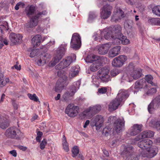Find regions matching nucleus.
<instances>
[{
	"mask_svg": "<svg viewBox=\"0 0 160 160\" xmlns=\"http://www.w3.org/2000/svg\"><path fill=\"white\" fill-rule=\"evenodd\" d=\"M152 144V142L149 140H144L139 142L138 146L142 149L143 152H146L145 156L152 158L155 156L157 153V149L151 148Z\"/></svg>",
	"mask_w": 160,
	"mask_h": 160,
	"instance_id": "f257e3e1",
	"label": "nucleus"
},
{
	"mask_svg": "<svg viewBox=\"0 0 160 160\" xmlns=\"http://www.w3.org/2000/svg\"><path fill=\"white\" fill-rule=\"evenodd\" d=\"M58 75L60 77L56 83L54 89L57 92H61L64 87L68 84L67 77L66 72L63 70L58 72Z\"/></svg>",
	"mask_w": 160,
	"mask_h": 160,
	"instance_id": "f03ea898",
	"label": "nucleus"
},
{
	"mask_svg": "<svg viewBox=\"0 0 160 160\" xmlns=\"http://www.w3.org/2000/svg\"><path fill=\"white\" fill-rule=\"evenodd\" d=\"M5 135L9 138L20 139L22 137L23 134L17 128L12 127L6 130Z\"/></svg>",
	"mask_w": 160,
	"mask_h": 160,
	"instance_id": "7ed1b4c3",
	"label": "nucleus"
},
{
	"mask_svg": "<svg viewBox=\"0 0 160 160\" xmlns=\"http://www.w3.org/2000/svg\"><path fill=\"white\" fill-rule=\"evenodd\" d=\"M76 58V55L74 54L72 56L66 57L55 66V68L57 70H61L67 67L73 61H75Z\"/></svg>",
	"mask_w": 160,
	"mask_h": 160,
	"instance_id": "20e7f679",
	"label": "nucleus"
},
{
	"mask_svg": "<svg viewBox=\"0 0 160 160\" xmlns=\"http://www.w3.org/2000/svg\"><path fill=\"white\" fill-rule=\"evenodd\" d=\"M108 121L110 123L113 122V130L117 132H119L124 126V122L120 119H117L115 116H110L109 117Z\"/></svg>",
	"mask_w": 160,
	"mask_h": 160,
	"instance_id": "39448f33",
	"label": "nucleus"
},
{
	"mask_svg": "<svg viewBox=\"0 0 160 160\" xmlns=\"http://www.w3.org/2000/svg\"><path fill=\"white\" fill-rule=\"evenodd\" d=\"M109 70L107 67H104L100 69L98 72L97 75L99 79L103 82H107L110 80L109 75Z\"/></svg>",
	"mask_w": 160,
	"mask_h": 160,
	"instance_id": "423d86ee",
	"label": "nucleus"
},
{
	"mask_svg": "<svg viewBox=\"0 0 160 160\" xmlns=\"http://www.w3.org/2000/svg\"><path fill=\"white\" fill-rule=\"evenodd\" d=\"M66 49V46L65 45H62L58 48L56 56L52 63V65L54 66L57 62L62 58L65 55Z\"/></svg>",
	"mask_w": 160,
	"mask_h": 160,
	"instance_id": "0eeeda50",
	"label": "nucleus"
},
{
	"mask_svg": "<svg viewBox=\"0 0 160 160\" xmlns=\"http://www.w3.org/2000/svg\"><path fill=\"white\" fill-rule=\"evenodd\" d=\"M124 17V12L120 8H117L114 10L111 21L112 22H120Z\"/></svg>",
	"mask_w": 160,
	"mask_h": 160,
	"instance_id": "6e6552de",
	"label": "nucleus"
},
{
	"mask_svg": "<svg viewBox=\"0 0 160 160\" xmlns=\"http://www.w3.org/2000/svg\"><path fill=\"white\" fill-rule=\"evenodd\" d=\"M65 112L68 116L74 117L79 113V108L77 106H74L73 104H69L66 107Z\"/></svg>",
	"mask_w": 160,
	"mask_h": 160,
	"instance_id": "1a4fd4ad",
	"label": "nucleus"
},
{
	"mask_svg": "<svg viewBox=\"0 0 160 160\" xmlns=\"http://www.w3.org/2000/svg\"><path fill=\"white\" fill-rule=\"evenodd\" d=\"M104 120L103 117L97 115L91 120L90 124L92 127L95 126L97 130H99L103 125Z\"/></svg>",
	"mask_w": 160,
	"mask_h": 160,
	"instance_id": "9d476101",
	"label": "nucleus"
},
{
	"mask_svg": "<svg viewBox=\"0 0 160 160\" xmlns=\"http://www.w3.org/2000/svg\"><path fill=\"white\" fill-rule=\"evenodd\" d=\"M160 108V95H158L153 99L148 107V110L151 113L155 110Z\"/></svg>",
	"mask_w": 160,
	"mask_h": 160,
	"instance_id": "9b49d317",
	"label": "nucleus"
},
{
	"mask_svg": "<svg viewBox=\"0 0 160 160\" xmlns=\"http://www.w3.org/2000/svg\"><path fill=\"white\" fill-rule=\"evenodd\" d=\"M81 44V38L79 35L77 33H74L71 41V47L75 49H79Z\"/></svg>",
	"mask_w": 160,
	"mask_h": 160,
	"instance_id": "f8f14e48",
	"label": "nucleus"
},
{
	"mask_svg": "<svg viewBox=\"0 0 160 160\" xmlns=\"http://www.w3.org/2000/svg\"><path fill=\"white\" fill-rule=\"evenodd\" d=\"M112 7L109 4L104 6L100 13V16L102 19H106L108 18L112 13Z\"/></svg>",
	"mask_w": 160,
	"mask_h": 160,
	"instance_id": "ddd939ff",
	"label": "nucleus"
},
{
	"mask_svg": "<svg viewBox=\"0 0 160 160\" xmlns=\"http://www.w3.org/2000/svg\"><path fill=\"white\" fill-rule=\"evenodd\" d=\"M127 60L126 56L124 55H120L114 58L112 62L113 66L115 67H121L124 63Z\"/></svg>",
	"mask_w": 160,
	"mask_h": 160,
	"instance_id": "4468645a",
	"label": "nucleus"
},
{
	"mask_svg": "<svg viewBox=\"0 0 160 160\" xmlns=\"http://www.w3.org/2000/svg\"><path fill=\"white\" fill-rule=\"evenodd\" d=\"M47 13L46 11H43L42 12H38L35 16L32 17L31 19L29 27L33 28L36 26L38 23L39 18L42 15H45Z\"/></svg>",
	"mask_w": 160,
	"mask_h": 160,
	"instance_id": "2eb2a0df",
	"label": "nucleus"
},
{
	"mask_svg": "<svg viewBox=\"0 0 160 160\" xmlns=\"http://www.w3.org/2000/svg\"><path fill=\"white\" fill-rule=\"evenodd\" d=\"M153 132L151 131H146L142 132L140 134L137 136L134 139L136 141H139L141 139L146 138H150L153 136Z\"/></svg>",
	"mask_w": 160,
	"mask_h": 160,
	"instance_id": "dca6fc26",
	"label": "nucleus"
},
{
	"mask_svg": "<svg viewBox=\"0 0 160 160\" xmlns=\"http://www.w3.org/2000/svg\"><path fill=\"white\" fill-rule=\"evenodd\" d=\"M142 125L141 124H135L131 127L128 132V133L131 136H135L142 130Z\"/></svg>",
	"mask_w": 160,
	"mask_h": 160,
	"instance_id": "f3484780",
	"label": "nucleus"
},
{
	"mask_svg": "<svg viewBox=\"0 0 160 160\" xmlns=\"http://www.w3.org/2000/svg\"><path fill=\"white\" fill-rule=\"evenodd\" d=\"M122 102V100H119L116 98L112 100L108 105V109L110 111L116 110Z\"/></svg>",
	"mask_w": 160,
	"mask_h": 160,
	"instance_id": "a211bd4d",
	"label": "nucleus"
},
{
	"mask_svg": "<svg viewBox=\"0 0 160 160\" xmlns=\"http://www.w3.org/2000/svg\"><path fill=\"white\" fill-rule=\"evenodd\" d=\"M111 44L110 43H107L99 46L98 49V53L100 54L103 55L107 53L111 47Z\"/></svg>",
	"mask_w": 160,
	"mask_h": 160,
	"instance_id": "6ab92c4d",
	"label": "nucleus"
},
{
	"mask_svg": "<svg viewBox=\"0 0 160 160\" xmlns=\"http://www.w3.org/2000/svg\"><path fill=\"white\" fill-rule=\"evenodd\" d=\"M22 36L20 34H16L12 33L9 35V38L11 41L14 44L20 42L22 41Z\"/></svg>",
	"mask_w": 160,
	"mask_h": 160,
	"instance_id": "aec40b11",
	"label": "nucleus"
},
{
	"mask_svg": "<svg viewBox=\"0 0 160 160\" xmlns=\"http://www.w3.org/2000/svg\"><path fill=\"white\" fill-rule=\"evenodd\" d=\"M124 147V150L122 152V154L124 158L133 154L132 146L130 145H127Z\"/></svg>",
	"mask_w": 160,
	"mask_h": 160,
	"instance_id": "412c9836",
	"label": "nucleus"
},
{
	"mask_svg": "<svg viewBox=\"0 0 160 160\" xmlns=\"http://www.w3.org/2000/svg\"><path fill=\"white\" fill-rule=\"evenodd\" d=\"M76 91V88L75 86L73 87L71 89L70 92H67L62 96V98L65 101L71 99Z\"/></svg>",
	"mask_w": 160,
	"mask_h": 160,
	"instance_id": "4be33fe9",
	"label": "nucleus"
},
{
	"mask_svg": "<svg viewBox=\"0 0 160 160\" xmlns=\"http://www.w3.org/2000/svg\"><path fill=\"white\" fill-rule=\"evenodd\" d=\"M128 96V94L127 91L125 90H120L116 98L119 100H122V102L123 100H125Z\"/></svg>",
	"mask_w": 160,
	"mask_h": 160,
	"instance_id": "5701e85b",
	"label": "nucleus"
},
{
	"mask_svg": "<svg viewBox=\"0 0 160 160\" xmlns=\"http://www.w3.org/2000/svg\"><path fill=\"white\" fill-rule=\"evenodd\" d=\"M147 85L144 79H142L138 80L134 84V88L137 89H139L144 88L147 87Z\"/></svg>",
	"mask_w": 160,
	"mask_h": 160,
	"instance_id": "b1692460",
	"label": "nucleus"
},
{
	"mask_svg": "<svg viewBox=\"0 0 160 160\" xmlns=\"http://www.w3.org/2000/svg\"><path fill=\"white\" fill-rule=\"evenodd\" d=\"M121 49V47L118 46L114 47L111 49L109 52V56L110 57L113 58L118 55Z\"/></svg>",
	"mask_w": 160,
	"mask_h": 160,
	"instance_id": "393cba45",
	"label": "nucleus"
},
{
	"mask_svg": "<svg viewBox=\"0 0 160 160\" xmlns=\"http://www.w3.org/2000/svg\"><path fill=\"white\" fill-rule=\"evenodd\" d=\"M105 32L106 33H104V32H101V34L102 35L104 34V37L106 39L109 40L111 38H114V35L113 33H112L111 31V28H109L106 29Z\"/></svg>",
	"mask_w": 160,
	"mask_h": 160,
	"instance_id": "a878e982",
	"label": "nucleus"
},
{
	"mask_svg": "<svg viewBox=\"0 0 160 160\" xmlns=\"http://www.w3.org/2000/svg\"><path fill=\"white\" fill-rule=\"evenodd\" d=\"M9 126L8 120L5 118L0 117V127L2 129H6Z\"/></svg>",
	"mask_w": 160,
	"mask_h": 160,
	"instance_id": "bb28decb",
	"label": "nucleus"
},
{
	"mask_svg": "<svg viewBox=\"0 0 160 160\" xmlns=\"http://www.w3.org/2000/svg\"><path fill=\"white\" fill-rule=\"evenodd\" d=\"M132 79H138L142 75V70L141 69H137L131 72Z\"/></svg>",
	"mask_w": 160,
	"mask_h": 160,
	"instance_id": "cd10ccee",
	"label": "nucleus"
},
{
	"mask_svg": "<svg viewBox=\"0 0 160 160\" xmlns=\"http://www.w3.org/2000/svg\"><path fill=\"white\" fill-rule=\"evenodd\" d=\"M35 11V7L33 5L27 6L25 10V13L28 17H30L31 15H33Z\"/></svg>",
	"mask_w": 160,
	"mask_h": 160,
	"instance_id": "c85d7f7f",
	"label": "nucleus"
},
{
	"mask_svg": "<svg viewBox=\"0 0 160 160\" xmlns=\"http://www.w3.org/2000/svg\"><path fill=\"white\" fill-rule=\"evenodd\" d=\"M41 39V37L39 35H37L34 37L32 39V43L34 47L39 45Z\"/></svg>",
	"mask_w": 160,
	"mask_h": 160,
	"instance_id": "c756f323",
	"label": "nucleus"
},
{
	"mask_svg": "<svg viewBox=\"0 0 160 160\" xmlns=\"http://www.w3.org/2000/svg\"><path fill=\"white\" fill-rule=\"evenodd\" d=\"M101 65V62H93L90 67V69L91 71L93 72H95L98 70Z\"/></svg>",
	"mask_w": 160,
	"mask_h": 160,
	"instance_id": "7c9ffc66",
	"label": "nucleus"
},
{
	"mask_svg": "<svg viewBox=\"0 0 160 160\" xmlns=\"http://www.w3.org/2000/svg\"><path fill=\"white\" fill-rule=\"evenodd\" d=\"M78 73V69L76 68L75 67H72L70 69L69 76L70 78H72L77 76Z\"/></svg>",
	"mask_w": 160,
	"mask_h": 160,
	"instance_id": "2f4dec72",
	"label": "nucleus"
},
{
	"mask_svg": "<svg viewBox=\"0 0 160 160\" xmlns=\"http://www.w3.org/2000/svg\"><path fill=\"white\" fill-rule=\"evenodd\" d=\"M122 80L128 82H130L132 80L131 73L128 72L124 73L122 77Z\"/></svg>",
	"mask_w": 160,
	"mask_h": 160,
	"instance_id": "473e14b6",
	"label": "nucleus"
},
{
	"mask_svg": "<svg viewBox=\"0 0 160 160\" xmlns=\"http://www.w3.org/2000/svg\"><path fill=\"white\" fill-rule=\"evenodd\" d=\"M111 28V31L114 35L115 34L120 33L121 32L122 28L121 26L119 25H116L112 28L110 27Z\"/></svg>",
	"mask_w": 160,
	"mask_h": 160,
	"instance_id": "72a5a7b5",
	"label": "nucleus"
},
{
	"mask_svg": "<svg viewBox=\"0 0 160 160\" xmlns=\"http://www.w3.org/2000/svg\"><path fill=\"white\" fill-rule=\"evenodd\" d=\"M62 145L64 150L66 152H68L69 150L68 144L66 138L64 135H63L62 139Z\"/></svg>",
	"mask_w": 160,
	"mask_h": 160,
	"instance_id": "f704fd0d",
	"label": "nucleus"
},
{
	"mask_svg": "<svg viewBox=\"0 0 160 160\" xmlns=\"http://www.w3.org/2000/svg\"><path fill=\"white\" fill-rule=\"evenodd\" d=\"M152 12L156 15L160 17V6L154 7L152 9Z\"/></svg>",
	"mask_w": 160,
	"mask_h": 160,
	"instance_id": "c9c22d12",
	"label": "nucleus"
},
{
	"mask_svg": "<svg viewBox=\"0 0 160 160\" xmlns=\"http://www.w3.org/2000/svg\"><path fill=\"white\" fill-rule=\"evenodd\" d=\"M143 79L145 80V82L146 81L147 82L150 84L152 86L155 85V84L152 82L153 77L151 75H146L145 78Z\"/></svg>",
	"mask_w": 160,
	"mask_h": 160,
	"instance_id": "e433bc0d",
	"label": "nucleus"
},
{
	"mask_svg": "<svg viewBox=\"0 0 160 160\" xmlns=\"http://www.w3.org/2000/svg\"><path fill=\"white\" fill-rule=\"evenodd\" d=\"M101 106L97 105L92 107V113L95 114L99 112L101 110Z\"/></svg>",
	"mask_w": 160,
	"mask_h": 160,
	"instance_id": "4c0bfd02",
	"label": "nucleus"
},
{
	"mask_svg": "<svg viewBox=\"0 0 160 160\" xmlns=\"http://www.w3.org/2000/svg\"><path fill=\"white\" fill-rule=\"evenodd\" d=\"M79 151V149L77 146H75L74 147L72 150V156L73 157H76L78 154Z\"/></svg>",
	"mask_w": 160,
	"mask_h": 160,
	"instance_id": "58836bf2",
	"label": "nucleus"
},
{
	"mask_svg": "<svg viewBox=\"0 0 160 160\" xmlns=\"http://www.w3.org/2000/svg\"><path fill=\"white\" fill-rule=\"evenodd\" d=\"M125 160H138V156L133 154L126 158Z\"/></svg>",
	"mask_w": 160,
	"mask_h": 160,
	"instance_id": "ea45409f",
	"label": "nucleus"
},
{
	"mask_svg": "<svg viewBox=\"0 0 160 160\" xmlns=\"http://www.w3.org/2000/svg\"><path fill=\"white\" fill-rule=\"evenodd\" d=\"M120 40L121 41L122 44L126 45L129 43V41L127 39L125 36H123L122 37L120 38Z\"/></svg>",
	"mask_w": 160,
	"mask_h": 160,
	"instance_id": "a19ab883",
	"label": "nucleus"
},
{
	"mask_svg": "<svg viewBox=\"0 0 160 160\" xmlns=\"http://www.w3.org/2000/svg\"><path fill=\"white\" fill-rule=\"evenodd\" d=\"M6 85L3 75L2 73H0V87H3Z\"/></svg>",
	"mask_w": 160,
	"mask_h": 160,
	"instance_id": "79ce46f5",
	"label": "nucleus"
},
{
	"mask_svg": "<svg viewBox=\"0 0 160 160\" xmlns=\"http://www.w3.org/2000/svg\"><path fill=\"white\" fill-rule=\"evenodd\" d=\"M28 96L31 100L37 102L38 100V98L35 94H32L30 93H28Z\"/></svg>",
	"mask_w": 160,
	"mask_h": 160,
	"instance_id": "37998d69",
	"label": "nucleus"
},
{
	"mask_svg": "<svg viewBox=\"0 0 160 160\" xmlns=\"http://www.w3.org/2000/svg\"><path fill=\"white\" fill-rule=\"evenodd\" d=\"M149 22H151V24L152 25H160V19L157 20L153 18L150 20Z\"/></svg>",
	"mask_w": 160,
	"mask_h": 160,
	"instance_id": "c03bdc74",
	"label": "nucleus"
},
{
	"mask_svg": "<svg viewBox=\"0 0 160 160\" xmlns=\"http://www.w3.org/2000/svg\"><path fill=\"white\" fill-rule=\"evenodd\" d=\"M5 24L6 26H3L2 29L1 27H0V37H1L2 36L3 30L7 31L9 29L8 23L6 22L5 23Z\"/></svg>",
	"mask_w": 160,
	"mask_h": 160,
	"instance_id": "a18cd8bd",
	"label": "nucleus"
},
{
	"mask_svg": "<svg viewBox=\"0 0 160 160\" xmlns=\"http://www.w3.org/2000/svg\"><path fill=\"white\" fill-rule=\"evenodd\" d=\"M156 91L157 90L156 88H152L148 90L146 94L148 95H150L155 93Z\"/></svg>",
	"mask_w": 160,
	"mask_h": 160,
	"instance_id": "49530a36",
	"label": "nucleus"
},
{
	"mask_svg": "<svg viewBox=\"0 0 160 160\" xmlns=\"http://www.w3.org/2000/svg\"><path fill=\"white\" fill-rule=\"evenodd\" d=\"M38 49H33L30 53V56L31 58H33L38 54L39 52Z\"/></svg>",
	"mask_w": 160,
	"mask_h": 160,
	"instance_id": "de8ad7c7",
	"label": "nucleus"
},
{
	"mask_svg": "<svg viewBox=\"0 0 160 160\" xmlns=\"http://www.w3.org/2000/svg\"><path fill=\"white\" fill-rule=\"evenodd\" d=\"M93 58L92 59V62H101V59L100 57L97 55L93 54Z\"/></svg>",
	"mask_w": 160,
	"mask_h": 160,
	"instance_id": "09e8293b",
	"label": "nucleus"
},
{
	"mask_svg": "<svg viewBox=\"0 0 160 160\" xmlns=\"http://www.w3.org/2000/svg\"><path fill=\"white\" fill-rule=\"evenodd\" d=\"M93 54H91L88 55L85 59L86 62H92V59L93 58Z\"/></svg>",
	"mask_w": 160,
	"mask_h": 160,
	"instance_id": "8fccbe9b",
	"label": "nucleus"
},
{
	"mask_svg": "<svg viewBox=\"0 0 160 160\" xmlns=\"http://www.w3.org/2000/svg\"><path fill=\"white\" fill-rule=\"evenodd\" d=\"M119 71L118 69H113L111 71V74L112 77H114L118 74L119 73Z\"/></svg>",
	"mask_w": 160,
	"mask_h": 160,
	"instance_id": "3c124183",
	"label": "nucleus"
},
{
	"mask_svg": "<svg viewBox=\"0 0 160 160\" xmlns=\"http://www.w3.org/2000/svg\"><path fill=\"white\" fill-rule=\"evenodd\" d=\"M47 144V142L46 140L44 139L41 143L40 145V147L41 149L43 150L45 148V146Z\"/></svg>",
	"mask_w": 160,
	"mask_h": 160,
	"instance_id": "603ef678",
	"label": "nucleus"
},
{
	"mask_svg": "<svg viewBox=\"0 0 160 160\" xmlns=\"http://www.w3.org/2000/svg\"><path fill=\"white\" fill-rule=\"evenodd\" d=\"M42 135V133L41 132L38 131L37 132V136L36 138V140L38 142H40L41 141V138Z\"/></svg>",
	"mask_w": 160,
	"mask_h": 160,
	"instance_id": "864d4df0",
	"label": "nucleus"
},
{
	"mask_svg": "<svg viewBox=\"0 0 160 160\" xmlns=\"http://www.w3.org/2000/svg\"><path fill=\"white\" fill-rule=\"evenodd\" d=\"M107 88L105 87H103L101 88H99L98 89V92L100 93H105L107 91Z\"/></svg>",
	"mask_w": 160,
	"mask_h": 160,
	"instance_id": "5fc2aeb1",
	"label": "nucleus"
},
{
	"mask_svg": "<svg viewBox=\"0 0 160 160\" xmlns=\"http://www.w3.org/2000/svg\"><path fill=\"white\" fill-rule=\"evenodd\" d=\"M128 70L129 71V72H130L131 73V72H132V71H134V65L133 63H129V65L128 66Z\"/></svg>",
	"mask_w": 160,
	"mask_h": 160,
	"instance_id": "6e6d98bb",
	"label": "nucleus"
},
{
	"mask_svg": "<svg viewBox=\"0 0 160 160\" xmlns=\"http://www.w3.org/2000/svg\"><path fill=\"white\" fill-rule=\"evenodd\" d=\"M97 15L93 12H90L89 13L88 21L91 20L97 17Z\"/></svg>",
	"mask_w": 160,
	"mask_h": 160,
	"instance_id": "4d7b16f0",
	"label": "nucleus"
},
{
	"mask_svg": "<svg viewBox=\"0 0 160 160\" xmlns=\"http://www.w3.org/2000/svg\"><path fill=\"white\" fill-rule=\"evenodd\" d=\"M24 5V4L23 2H19L17 4L15 7V9L16 10H18L19 8V7H22Z\"/></svg>",
	"mask_w": 160,
	"mask_h": 160,
	"instance_id": "13d9d810",
	"label": "nucleus"
},
{
	"mask_svg": "<svg viewBox=\"0 0 160 160\" xmlns=\"http://www.w3.org/2000/svg\"><path fill=\"white\" fill-rule=\"evenodd\" d=\"M124 25L125 28L127 29H130L132 27L131 24H129L128 22L125 23Z\"/></svg>",
	"mask_w": 160,
	"mask_h": 160,
	"instance_id": "bf43d9fd",
	"label": "nucleus"
},
{
	"mask_svg": "<svg viewBox=\"0 0 160 160\" xmlns=\"http://www.w3.org/2000/svg\"><path fill=\"white\" fill-rule=\"evenodd\" d=\"M94 38V40L96 41H100V40L102 39V38L98 36L97 34L93 36Z\"/></svg>",
	"mask_w": 160,
	"mask_h": 160,
	"instance_id": "052dcab7",
	"label": "nucleus"
},
{
	"mask_svg": "<svg viewBox=\"0 0 160 160\" xmlns=\"http://www.w3.org/2000/svg\"><path fill=\"white\" fill-rule=\"evenodd\" d=\"M89 112H90L92 113V107H89L88 108L85 109L84 111V113H87Z\"/></svg>",
	"mask_w": 160,
	"mask_h": 160,
	"instance_id": "680f3d73",
	"label": "nucleus"
},
{
	"mask_svg": "<svg viewBox=\"0 0 160 160\" xmlns=\"http://www.w3.org/2000/svg\"><path fill=\"white\" fill-rule=\"evenodd\" d=\"M156 127L158 130H160V121L156 122Z\"/></svg>",
	"mask_w": 160,
	"mask_h": 160,
	"instance_id": "e2e57ef3",
	"label": "nucleus"
},
{
	"mask_svg": "<svg viewBox=\"0 0 160 160\" xmlns=\"http://www.w3.org/2000/svg\"><path fill=\"white\" fill-rule=\"evenodd\" d=\"M14 67L18 70H20L21 69V66L20 65H18L17 64H15L14 67H12V68H13Z\"/></svg>",
	"mask_w": 160,
	"mask_h": 160,
	"instance_id": "0e129e2a",
	"label": "nucleus"
},
{
	"mask_svg": "<svg viewBox=\"0 0 160 160\" xmlns=\"http://www.w3.org/2000/svg\"><path fill=\"white\" fill-rule=\"evenodd\" d=\"M10 153L12 154L14 157H16L17 156V152L15 150H13L10 152Z\"/></svg>",
	"mask_w": 160,
	"mask_h": 160,
	"instance_id": "69168bd1",
	"label": "nucleus"
},
{
	"mask_svg": "<svg viewBox=\"0 0 160 160\" xmlns=\"http://www.w3.org/2000/svg\"><path fill=\"white\" fill-rule=\"evenodd\" d=\"M18 147L21 150H22L24 151L26 150L27 149V148L26 147H24L23 146L21 145H19L18 146Z\"/></svg>",
	"mask_w": 160,
	"mask_h": 160,
	"instance_id": "338daca9",
	"label": "nucleus"
},
{
	"mask_svg": "<svg viewBox=\"0 0 160 160\" xmlns=\"http://www.w3.org/2000/svg\"><path fill=\"white\" fill-rule=\"evenodd\" d=\"M5 95L4 94H2V95L1 97L0 100V102L1 103L3 101V100L5 98Z\"/></svg>",
	"mask_w": 160,
	"mask_h": 160,
	"instance_id": "774afa93",
	"label": "nucleus"
}]
</instances>
